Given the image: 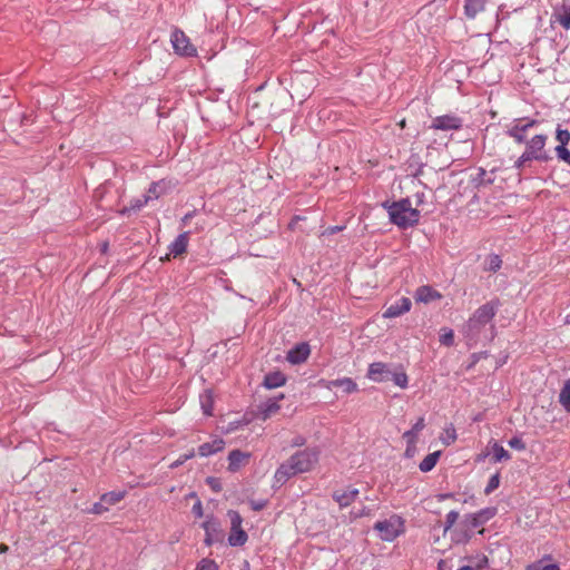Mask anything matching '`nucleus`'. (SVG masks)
Wrapping results in <instances>:
<instances>
[{"label": "nucleus", "mask_w": 570, "mask_h": 570, "mask_svg": "<svg viewBox=\"0 0 570 570\" xmlns=\"http://www.w3.org/2000/svg\"><path fill=\"white\" fill-rule=\"evenodd\" d=\"M500 302L492 299L478 307L468 321L462 325L461 333L469 347L476 346L480 342H492L497 336V327L493 324Z\"/></svg>", "instance_id": "1"}, {"label": "nucleus", "mask_w": 570, "mask_h": 570, "mask_svg": "<svg viewBox=\"0 0 570 570\" xmlns=\"http://www.w3.org/2000/svg\"><path fill=\"white\" fill-rule=\"evenodd\" d=\"M320 455L321 451L317 446L305 448L294 452L276 469L273 488H281L289 479L313 471L320 461Z\"/></svg>", "instance_id": "2"}, {"label": "nucleus", "mask_w": 570, "mask_h": 570, "mask_svg": "<svg viewBox=\"0 0 570 570\" xmlns=\"http://www.w3.org/2000/svg\"><path fill=\"white\" fill-rule=\"evenodd\" d=\"M382 207L386 209L390 222L399 228L406 229L416 225L420 220V210L412 207L409 198H402L397 202L382 203Z\"/></svg>", "instance_id": "3"}, {"label": "nucleus", "mask_w": 570, "mask_h": 570, "mask_svg": "<svg viewBox=\"0 0 570 570\" xmlns=\"http://www.w3.org/2000/svg\"><path fill=\"white\" fill-rule=\"evenodd\" d=\"M547 135L539 134L534 135L531 139L527 140L525 142V150L523 154L529 157L531 160L537 161H549L551 159V156L549 153L544 149L547 144Z\"/></svg>", "instance_id": "4"}, {"label": "nucleus", "mask_w": 570, "mask_h": 570, "mask_svg": "<svg viewBox=\"0 0 570 570\" xmlns=\"http://www.w3.org/2000/svg\"><path fill=\"white\" fill-rule=\"evenodd\" d=\"M374 529L384 541H393L404 531L403 521L399 515H392L386 520L376 522Z\"/></svg>", "instance_id": "5"}, {"label": "nucleus", "mask_w": 570, "mask_h": 570, "mask_svg": "<svg viewBox=\"0 0 570 570\" xmlns=\"http://www.w3.org/2000/svg\"><path fill=\"white\" fill-rule=\"evenodd\" d=\"M230 521V533L228 535V543L232 547H240L247 542L248 535L242 528L243 519L236 511L229 510L227 513Z\"/></svg>", "instance_id": "6"}, {"label": "nucleus", "mask_w": 570, "mask_h": 570, "mask_svg": "<svg viewBox=\"0 0 570 570\" xmlns=\"http://www.w3.org/2000/svg\"><path fill=\"white\" fill-rule=\"evenodd\" d=\"M535 125H538V121L535 119H515L513 124L508 128L507 135L511 137L517 144H525L528 140V130L534 127Z\"/></svg>", "instance_id": "7"}, {"label": "nucleus", "mask_w": 570, "mask_h": 570, "mask_svg": "<svg viewBox=\"0 0 570 570\" xmlns=\"http://www.w3.org/2000/svg\"><path fill=\"white\" fill-rule=\"evenodd\" d=\"M170 41L176 53L185 57H194L197 55L196 48L181 30L176 29L173 31Z\"/></svg>", "instance_id": "8"}, {"label": "nucleus", "mask_w": 570, "mask_h": 570, "mask_svg": "<svg viewBox=\"0 0 570 570\" xmlns=\"http://www.w3.org/2000/svg\"><path fill=\"white\" fill-rule=\"evenodd\" d=\"M463 120L455 115H442L432 120L430 128L442 131L459 130Z\"/></svg>", "instance_id": "9"}, {"label": "nucleus", "mask_w": 570, "mask_h": 570, "mask_svg": "<svg viewBox=\"0 0 570 570\" xmlns=\"http://www.w3.org/2000/svg\"><path fill=\"white\" fill-rule=\"evenodd\" d=\"M497 513L494 508H485L478 513L469 514L465 517L464 523L468 531H473L492 519Z\"/></svg>", "instance_id": "10"}, {"label": "nucleus", "mask_w": 570, "mask_h": 570, "mask_svg": "<svg viewBox=\"0 0 570 570\" xmlns=\"http://www.w3.org/2000/svg\"><path fill=\"white\" fill-rule=\"evenodd\" d=\"M412 307V302L409 297H401L391 305H389L383 312L384 318H395L407 313Z\"/></svg>", "instance_id": "11"}, {"label": "nucleus", "mask_w": 570, "mask_h": 570, "mask_svg": "<svg viewBox=\"0 0 570 570\" xmlns=\"http://www.w3.org/2000/svg\"><path fill=\"white\" fill-rule=\"evenodd\" d=\"M311 354V347L308 343L302 342L293 346L286 355V360L293 364L297 365L304 363Z\"/></svg>", "instance_id": "12"}, {"label": "nucleus", "mask_w": 570, "mask_h": 570, "mask_svg": "<svg viewBox=\"0 0 570 570\" xmlns=\"http://www.w3.org/2000/svg\"><path fill=\"white\" fill-rule=\"evenodd\" d=\"M441 298L442 294L430 285L419 286L414 293V299L417 303L429 304Z\"/></svg>", "instance_id": "13"}, {"label": "nucleus", "mask_w": 570, "mask_h": 570, "mask_svg": "<svg viewBox=\"0 0 570 570\" xmlns=\"http://www.w3.org/2000/svg\"><path fill=\"white\" fill-rule=\"evenodd\" d=\"M250 459V454L248 452H243L240 450H233L228 454V471L237 472L242 466L246 465Z\"/></svg>", "instance_id": "14"}, {"label": "nucleus", "mask_w": 570, "mask_h": 570, "mask_svg": "<svg viewBox=\"0 0 570 570\" xmlns=\"http://www.w3.org/2000/svg\"><path fill=\"white\" fill-rule=\"evenodd\" d=\"M225 444L226 443H225L224 439L217 436L214 440H212L210 442H206V443H203L202 445H199L198 454L202 458H208L210 455H214V454L223 451L225 448Z\"/></svg>", "instance_id": "15"}, {"label": "nucleus", "mask_w": 570, "mask_h": 570, "mask_svg": "<svg viewBox=\"0 0 570 570\" xmlns=\"http://www.w3.org/2000/svg\"><path fill=\"white\" fill-rule=\"evenodd\" d=\"M389 374H391V372L385 363L374 362L368 366L367 377L374 382H383L387 380Z\"/></svg>", "instance_id": "16"}, {"label": "nucleus", "mask_w": 570, "mask_h": 570, "mask_svg": "<svg viewBox=\"0 0 570 570\" xmlns=\"http://www.w3.org/2000/svg\"><path fill=\"white\" fill-rule=\"evenodd\" d=\"M283 399L284 395L279 394L277 397L268 399L266 402L262 403L258 407L259 417L265 421L272 414L276 413L281 409L278 402Z\"/></svg>", "instance_id": "17"}, {"label": "nucleus", "mask_w": 570, "mask_h": 570, "mask_svg": "<svg viewBox=\"0 0 570 570\" xmlns=\"http://www.w3.org/2000/svg\"><path fill=\"white\" fill-rule=\"evenodd\" d=\"M189 232L179 234L169 245V253L177 257L187 250Z\"/></svg>", "instance_id": "18"}, {"label": "nucleus", "mask_w": 570, "mask_h": 570, "mask_svg": "<svg viewBox=\"0 0 570 570\" xmlns=\"http://www.w3.org/2000/svg\"><path fill=\"white\" fill-rule=\"evenodd\" d=\"M105 501H82L80 505H77L83 514H102L104 512L109 510V505L104 503Z\"/></svg>", "instance_id": "19"}, {"label": "nucleus", "mask_w": 570, "mask_h": 570, "mask_svg": "<svg viewBox=\"0 0 570 570\" xmlns=\"http://www.w3.org/2000/svg\"><path fill=\"white\" fill-rule=\"evenodd\" d=\"M286 383V376L279 372H269L264 376L263 386L267 390L277 389Z\"/></svg>", "instance_id": "20"}, {"label": "nucleus", "mask_w": 570, "mask_h": 570, "mask_svg": "<svg viewBox=\"0 0 570 570\" xmlns=\"http://www.w3.org/2000/svg\"><path fill=\"white\" fill-rule=\"evenodd\" d=\"M551 21L554 23H559L566 30L570 29V6H562L559 9H554Z\"/></svg>", "instance_id": "21"}, {"label": "nucleus", "mask_w": 570, "mask_h": 570, "mask_svg": "<svg viewBox=\"0 0 570 570\" xmlns=\"http://www.w3.org/2000/svg\"><path fill=\"white\" fill-rule=\"evenodd\" d=\"M425 428L424 417L421 416L419 420L412 425V428L403 433V439L406 441L409 445H415L417 441V434Z\"/></svg>", "instance_id": "22"}, {"label": "nucleus", "mask_w": 570, "mask_h": 570, "mask_svg": "<svg viewBox=\"0 0 570 570\" xmlns=\"http://www.w3.org/2000/svg\"><path fill=\"white\" fill-rule=\"evenodd\" d=\"M487 0H465L464 13L469 19H474L478 13L484 10Z\"/></svg>", "instance_id": "23"}, {"label": "nucleus", "mask_w": 570, "mask_h": 570, "mask_svg": "<svg viewBox=\"0 0 570 570\" xmlns=\"http://www.w3.org/2000/svg\"><path fill=\"white\" fill-rule=\"evenodd\" d=\"M471 183L475 188H480L492 185L494 183V177H489L487 170L480 167L478 169V174L472 177Z\"/></svg>", "instance_id": "24"}, {"label": "nucleus", "mask_w": 570, "mask_h": 570, "mask_svg": "<svg viewBox=\"0 0 570 570\" xmlns=\"http://www.w3.org/2000/svg\"><path fill=\"white\" fill-rule=\"evenodd\" d=\"M441 455V451L429 453L419 464V469L422 472H430L436 465Z\"/></svg>", "instance_id": "25"}, {"label": "nucleus", "mask_w": 570, "mask_h": 570, "mask_svg": "<svg viewBox=\"0 0 570 570\" xmlns=\"http://www.w3.org/2000/svg\"><path fill=\"white\" fill-rule=\"evenodd\" d=\"M550 557H544L538 561H534L525 567V570H561L557 563H548Z\"/></svg>", "instance_id": "26"}, {"label": "nucleus", "mask_w": 570, "mask_h": 570, "mask_svg": "<svg viewBox=\"0 0 570 570\" xmlns=\"http://www.w3.org/2000/svg\"><path fill=\"white\" fill-rule=\"evenodd\" d=\"M166 186L163 180L154 181L150 184L147 194L145 195L148 200L158 199L165 193Z\"/></svg>", "instance_id": "27"}, {"label": "nucleus", "mask_w": 570, "mask_h": 570, "mask_svg": "<svg viewBox=\"0 0 570 570\" xmlns=\"http://www.w3.org/2000/svg\"><path fill=\"white\" fill-rule=\"evenodd\" d=\"M559 403L562 405L567 413H570V379L563 383V386L559 393Z\"/></svg>", "instance_id": "28"}, {"label": "nucleus", "mask_w": 570, "mask_h": 570, "mask_svg": "<svg viewBox=\"0 0 570 570\" xmlns=\"http://www.w3.org/2000/svg\"><path fill=\"white\" fill-rule=\"evenodd\" d=\"M492 455L494 462L508 461L511 458L510 453L498 442L492 445Z\"/></svg>", "instance_id": "29"}, {"label": "nucleus", "mask_w": 570, "mask_h": 570, "mask_svg": "<svg viewBox=\"0 0 570 570\" xmlns=\"http://www.w3.org/2000/svg\"><path fill=\"white\" fill-rule=\"evenodd\" d=\"M149 203L148 198L145 196V195H141L140 197L134 199L131 203H130V206L129 207H125L122 210H121V214L122 215H126V214H129L130 212H138L144 206H146L147 204Z\"/></svg>", "instance_id": "30"}, {"label": "nucleus", "mask_w": 570, "mask_h": 570, "mask_svg": "<svg viewBox=\"0 0 570 570\" xmlns=\"http://www.w3.org/2000/svg\"><path fill=\"white\" fill-rule=\"evenodd\" d=\"M345 394H352L358 391L356 382L351 377L338 379V386Z\"/></svg>", "instance_id": "31"}, {"label": "nucleus", "mask_w": 570, "mask_h": 570, "mask_svg": "<svg viewBox=\"0 0 570 570\" xmlns=\"http://www.w3.org/2000/svg\"><path fill=\"white\" fill-rule=\"evenodd\" d=\"M501 265H502V259L499 255L490 254L487 257V265H485L487 271L495 273L501 268Z\"/></svg>", "instance_id": "32"}, {"label": "nucleus", "mask_w": 570, "mask_h": 570, "mask_svg": "<svg viewBox=\"0 0 570 570\" xmlns=\"http://www.w3.org/2000/svg\"><path fill=\"white\" fill-rule=\"evenodd\" d=\"M439 341L444 346H452L454 344V333H453V330L448 328V327H443L441 330V334H440Z\"/></svg>", "instance_id": "33"}, {"label": "nucleus", "mask_w": 570, "mask_h": 570, "mask_svg": "<svg viewBox=\"0 0 570 570\" xmlns=\"http://www.w3.org/2000/svg\"><path fill=\"white\" fill-rule=\"evenodd\" d=\"M392 381L395 385L400 386L401 389H406L409 385V377L405 372H395L391 373Z\"/></svg>", "instance_id": "34"}, {"label": "nucleus", "mask_w": 570, "mask_h": 570, "mask_svg": "<svg viewBox=\"0 0 570 570\" xmlns=\"http://www.w3.org/2000/svg\"><path fill=\"white\" fill-rule=\"evenodd\" d=\"M456 440V432L454 426L451 424L444 429V436L441 438V441L445 445L452 444Z\"/></svg>", "instance_id": "35"}, {"label": "nucleus", "mask_w": 570, "mask_h": 570, "mask_svg": "<svg viewBox=\"0 0 570 570\" xmlns=\"http://www.w3.org/2000/svg\"><path fill=\"white\" fill-rule=\"evenodd\" d=\"M556 155L559 160L564 161L566 164L570 165V150L562 145H558L556 148Z\"/></svg>", "instance_id": "36"}, {"label": "nucleus", "mask_w": 570, "mask_h": 570, "mask_svg": "<svg viewBox=\"0 0 570 570\" xmlns=\"http://www.w3.org/2000/svg\"><path fill=\"white\" fill-rule=\"evenodd\" d=\"M195 456V451L194 450H190L186 453H183L178 456L177 460H175L174 462L170 463V469H176L180 465H183L186 461L193 459Z\"/></svg>", "instance_id": "37"}, {"label": "nucleus", "mask_w": 570, "mask_h": 570, "mask_svg": "<svg viewBox=\"0 0 570 570\" xmlns=\"http://www.w3.org/2000/svg\"><path fill=\"white\" fill-rule=\"evenodd\" d=\"M556 139L559 141V145L567 146L570 141V131L558 127L556 131Z\"/></svg>", "instance_id": "38"}, {"label": "nucleus", "mask_w": 570, "mask_h": 570, "mask_svg": "<svg viewBox=\"0 0 570 570\" xmlns=\"http://www.w3.org/2000/svg\"><path fill=\"white\" fill-rule=\"evenodd\" d=\"M195 570H218V564L212 559H202Z\"/></svg>", "instance_id": "39"}, {"label": "nucleus", "mask_w": 570, "mask_h": 570, "mask_svg": "<svg viewBox=\"0 0 570 570\" xmlns=\"http://www.w3.org/2000/svg\"><path fill=\"white\" fill-rule=\"evenodd\" d=\"M531 161L532 160L522 153L521 156L514 161L513 168L517 169L519 174H521Z\"/></svg>", "instance_id": "40"}, {"label": "nucleus", "mask_w": 570, "mask_h": 570, "mask_svg": "<svg viewBox=\"0 0 570 570\" xmlns=\"http://www.w3.org/2000/svg\"><path fill=\"white\" fill-rule=\"evenodd\" d=\"M508 444L514 449V450H518V451H523L525 450V443L524 441L522 440L521 436H513L509 440Z\"/></svg>", "instance_id": "41"}, {"label": "nucleus", "mask_w": 570, "mask_h": 570, "mask_svg": "<svg viewBox=\"0 0 570 570\" xmlns=\"http://www.w3.org/2000/svg\"><path fill=\"white\" fill-rule=\"evenodd\" d=\"M206 483L214 492H219L222 490V482L218 478L208 476L206 479Z\"/></svg>", "instance_id": "42"}, {"label": "nucleus", "mask_w": 570, "mask_h": 570, "mask_svg": "<svg viewBox=\"0 0 570 570\" xmlns=\"http://www.w3.org/2000/svg\"><path fill=\"white\" fill-rule=\"evenodd\" d=\"M499 475H492L484 489L485 494H490V492L499 487Z\"/></svg>", "instance_id": "43"}, {"label": "nucleus", "mask_w": 570, "mask_h": 570, "mask_svg": "<svg viewBox=\"0 0 570 570\" xmlns=\"http://www.w3.org/2000/svg\"><path fill=\"white\" fill-rule=\"evenodd\" d=\"M202 409L205 415H212L213 402L209 396L206 400H202Z\"/></svg>", "instance_id": "44"}, {"label": "nucleus", "mask_w": 570, "mask_h": 570, "mask_svg": "<svg viewBox=\"0 0 570 570\" xmlns=\"http://www.w3.org/2000/svg\"><path fill=\"white\" fill-rule=\"evenodd\" d=\"M217 525H218L217 522L213 519H209L203 523V528H204L205 532L210 533V534H212V531H215L217 529Z\"/></svg>", "instance_id": "45"}, {"label": "nucleus", "mask_w": 570, "mask_h": 570, "mask_svg": "<svg viewBox=\"0 0 570 570\" xmlns=\"http://www.w3.org/2000/svg\"><path fill=\"white\" fill-rule=\"evenodd\" d=\"M358 494V490L357 489H350L347 492H344L342 494H338V493H335L333 495V499H348V497H355Z\"/></svg>", "instance_id": "46"}, {"label": "nucleus", "mask_w": 570, "mask_h": 570, "mask_svg": "<svg viewBox=\"0 0 570 570\" xmlns=\"http://www.w3.org/2000/svg\"><path fill=\"white\" fill-rule=\"evenodd\" d=\"M489 564V559L487 556H482L478 559V561L475 562V566L473 567L475 570H482L484 568H487Z\"/></svg>", "instance_id": "47"}, {"label": "nucleus", "mask_w": 570, "mask_h": 570, "mask_svg": "<svg viewBox=\"0 0 570 570\" xmlns=\"http://www.w3.org/2000/svg\"><path fill=\"white\" fill-rule=\"evenodd\" d=\"M458 517H459V514L454 511H451L450 513H448L445 530L450 529L455 523Z\"/></svg>", "instance_id": "48"}, {"label": "nucleus", "mask_w": 570, "mask_h": 570, "mask_svg": "<svg viewBox=\"0 0 570 570\" xmlns=\"http://www.w3.org/2000/svg\"><path fill=\"white\" fill-rule=\"evenodd\" d=\"M321 385L327 390H333L334 387H337L338 386V379L336 380H331V381H326V380H321L320 381Z\"/></svg>", "instance_id": "49"}, {"label": "nucleus", "mask_w": 570, "mask_h": 570, "mask_svg": "<svg viewBox=\"0 0 570 570\" xmlns=\"http://www.w3.org/2000/svg\"><path fill=\"white\" fill-rule=\"evenodd\" d=\"M306 443V439L303 435H296L292 442L291 445L295 448L304 446Z\"/></svg>", "instance_id": "50"}, {"label": "nucleus", "mask_w": 570, "mask_h": 570, "mask_svg": "<svg viewBox=\"0 0 570 570\" xmlns=\"http://www.w3.org/2000/svg\"><path fill=\"white\" fill-rule=\"evenodd\" d=\"M193 513L197 517V518H202L204 515V511H203V507H202V502L200 501H197L194 507H193Z\"/></svg>", "instance_id": "51"}, {"label": "nucleus", "mask_w": 570, "mask_h": 570, "mask_svg": "<svg viewBox=\"0 0 570 570\" xmlns=\"http://www.w3.org/2000/svg\"><path fill=\"white\" fill-rule=\"evenodd\" d=\"M100 499H101V500H105V499H122V493L111 491V492H108V493H104V494L100 497Z\"/></svg>", "instance_id": "52"}, {"label": "nucleus", "mask_w": 570, "mask_h": 570, "mask_svg": "<svg viewBox=\"0 0 570 570\" xmlns=\"http://www.w3.org/2000/svg\"><path fill=\"white\" fill-rule=\"evenodd\" d=\"M344 229V226H333L328 227L327 232L328 234H335Z\"/></svg>", "instance_id": "53"}, {"label": "nucleus", "mask_w": 570, "mask_h": 570, "mask_svg": "<svg viewBox=\"0 0 570 570\" xmlns=\"http://www.w3.org/2000/svg\"><path fill=\"white\" fill-rule=\"evenodd\" d=\"M487 356H488V352H481V353L473 354L474 362H478L481 357H487Z\"/></svg>", "instance_id": "54"}, {"label": "nucleus", "mask_w": 570, "mask_h": 570, "mask_svg": "<svg viewBox=\"0 0 570 570\" xmlns=\"http://www.w3.org/2000/svg\"><path fill=\"white\" fill-rule=\"evenodd\" d=\"M264 507H265V504L263 502H254L252 509L257 511V510L263 509Z\"/></svg>", "instance_id": "55"}, {"label": "nucleus", "mask_w": 570, "mask_h": 570, "mask_svg": "<svg viewBox=\"0 0 570 570\" xmlns=\"http://www.w3.org/2000/svg\"><path fill=\"white\" fill-rule=\"evenodd\" d=\"M205 543L207 546H212L213 544V538H212L210 533H206Z\"/></svg>", "instance_id": "56"}, {"label": "nucleus", "mask_w": 570, "mask_h": 570, "mask_svg": "<svg viewBox=\"0 0 570 570\" xmlns=\"http://www.w3.org/2000/svg\"><path fill=\"white\" fill-rule=\"evenodd\" d=\"M438 498H439V499H442V500H445V499H453V494H451V493H444V494H440Z\"/></svg>", "instance_id": "57"}, {"label": "nucleus", "mask_w": 570, "mask_h": 570, "mask_svg": "<svg viewBox=\"0 0 570 570\" xmlns=\"http://www.w3.org/2000/svg\"><path fill=\"white\" fill-rule=\"evenodd\" d=\"M9 550L8 546L4 543L0 544V553H6Z\"/></svg>", "instance_id": "58"}, {"label": "nucleus", "mask_w": 570, "mask_h": 570, "mask_svg": "<svg viewBox=\"0 0 570 570\" xmlns=\"http://www.w3.org/2000/svg\"><path fill=\"white\" fill-rule=\"evenodd\" d=\"M184 499H190V500H194V499H196V493H195V492H189V493H187V494L185 495V498H184Z\"/></svg>", "instance_id": "59"}, {"label": "nucleus", "mask_w": 570, "mask_h": 570, "mask_svg": "<svg viewBox=\"0 0 570 570\" xmlns=\"http://www.w3.org/2000/svg\"><path fill=\"white\" fill-rule=\"evenodd\" d=\"M191 217H193V213H187V214L183 217V222H184V223H187Z\"/></svg>", "instance_id": "60"}, {"label": "nucleus", "mask_w": 570, "mask_h": 570, "mask_svg": "<svg viewBox=\"0 0 570 570\" xmlns=\"http://www.w3.org/2000/svg\"><path fill=\"white\" fill-rule=\"evenodd\" d=\"M414 446L415 445H409L407 444V448H406V451H405L406 456H411V451H412V449H414Z\"/></svg>", "instance_id": "61"}, {"label": "nucleus", "mask_w": 570, "mask_h": 570, "mask_svg": "<svg viewBox=\"0 0 570 570\" xmlns=\"http://www.w3.org/2000/svg\"><path fill=\"white\" fill-rule=\"evenodd\" d=\"M458 570H475L472 566H463Z\"/></svg>", "instance_id": "62"}, {"label": "nucleus", "mask_w": 570, "mask_h": 570, "mask_svg": "<svg viewBox=\"0 0 570 570\" xmlns=\"http://www.w3.org/2000/svg\"><path fill=\"white\" fill-rule=\"evenodd\" d=\"M422 170H423V165H421V166L419 167V169L416 170V173L414 174V176H415V177H416V176H420V175L422 174Z\"/></svg>", "instance_id": "63"}, {"label": "nucleus", "mask_w": 570, "mask_h": 570, "mask_svg": "<svg viewBox=\"0 0 570 570\" xmlns=\"http://www.w3.org/2000/svg\"><path fill=\"white\" fill-rule=\"evenodd\" d=\"M564 323L570 324V312L566 315Z\"/></svg>", "instance_id": "64"}]
</instances>
